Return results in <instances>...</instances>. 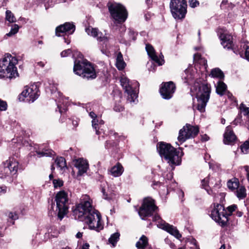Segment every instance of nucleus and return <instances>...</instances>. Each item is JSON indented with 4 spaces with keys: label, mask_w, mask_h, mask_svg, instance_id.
<instances>
[{
    "label": "nucleus",
    "mask_w": 249,
    "mask_h": 249,
    "mask_svg": "<svg viewBox=\"0 0 249 249\" xmlns=\"http://www.w3.org/2000/svg\"><path fill=\"white\" fill-rule=\"evenodd\" d=\"M161 184V183L159 181H154L153 182L152 186L154 189H156V186H160Z\"/></svg>",
    "instance_id": "55"
},
{
    "label": "nucleus",
    "mask_w": 249,
    "mask_h": 249,
    "mask_svg": "<svg viewBox=\"0 0 249 249\" xmlns=\"http://www.w3.org/2000/svg\"><path fill=\"white\" fill-rule=\"evenodd\" d=\"M36 153L38 157H41L43 156L51 157L55 154L54 152L51 149H44L42 151H40L39 150L37 151Z\"/></svg>",
    "instance_id": "31"
},
{
    "label": "nucleus",
    "mask_w": 249,
    "mask_h": 249,
    "mask_svg": "<svg viewBox=\"0 0 249 249\" xmlns=\"http://www.w3.org/2000/svg\"><path fill=\"white\" fill-rule=\"evenodd\" d=\"M114 110L116 112H121L124 110V107L120 105H115L114 107Z\"/></svg>",
    "instance_id": "51"
},
{
    "label": "nucleus",
    "mask_w": 249,
    "mask_h": 249,
    "mask_svg": "<svg viewBox=\"0 0 249 249\" xmlns=\"http://www.w3.org/2000/svg\"><path fill=\"white\" fill-rule=\"evenodd\" d=\"M211 75L213 77H216L220 79H223L224 77L223 72L219 68H214L212 70Z\"/></svg>",
    "instance_id": "28"
},
{
    "label": "nucleus",
    "mask_w": 249,
    "mask_h": 249,
    "mask_svg": "<svg viewBox=\"0 0 249 249\" xmlns=\"http://www.w3.org/2000/svg\"><path fill=\"white\" fill-rule=\"evenodd\" d=\"M210 181L209 178H205L201 181V186L203 188L205 189L207 188L208 183Z\"/></svg>",
    "instance_id": "46"
},
{
    "label": "nucleus",
    "mask_w": 249,
    "mask_h": 249,
    "mask_svg": "<svg viewBox=\"0 0 249 249\" xmlns=\"http://www.w3.org/2000/svg\"><path fill=\"white\" fill-rule=\"evenodd\" d=\"M7 108V103L0 99V111H5Z\"/></svg>",
    "instance_id": "43"
},
{
    "label": "nucleus",
    "mask_w": 249,
    "mask_h": 249,
    "mask_svg": "<svg viewBox=\"0 0 249 249\" xmlns=\"http://www.w3.org/2000/svg\"><path fill=\"white\" fill-rule=\"evenodd\" d=\"M147 245V238L145 236L142 235L140 238L139 240L136 243V247L138 249H144Z\"/></svg>",
    "instance_id": "26"
},
{
    "label": "nucleus",
    "mask_w": 249,
    "mask_h": 249,
    "mask_svg": "<svg viewBox=\"0 0 249 249\" xmlns=\"http://www.w3.org/2000/svg\"><path fill=\"white\" fill-rule=\"evenodd\" d=\"M18 59L10 53H6L4 58L0 60V77L12 79L18 76L16 65Z\"/></svg>",
    "instance_id": "3"
},
{
    "label": "nucleus",
    "mask_w": 249,
    "mask_h": 249,
    "mask_svg": "<svg viewBox=\"0 0 249 249\" xmlns=\"http://www.w3.org/2000/svg\"><path fill=\"white\" fill-rule=\"evenodd\" d=\"M217 34L221 40V44L224 48L228 50L234 49L232 36L228 34L226 30L219 28L217 29Z\"/></svg>",
    "instance_id": "13"
},
{
    "label": "nucleus",
    "mask_w": 249,
    "mask_h": 249,
    "mask_svg": "<svg viewBox=\"0 0 249 249\" xmlns=\"http://www.w3.org/2000/svg\"><path fill=\"white\" fill-rule=\"evenodd\" d=\"M237 209L235 204L227 207V211L225 209L223 205L220 204H214V208L211 212V217L215 222L218 223L221 226H225L228 221V216L231 215L232 212Z\"/></svg>",
    "instance_id": "5"
},
{
    "label": "nucleus",
    "mask_w": 249,
    "mask_h": 249,
    "mask_svg": "<svg viewBox=\"0 0 249 249\" xmlns=\"http://www.w3.org/2000/svg\"><path fill=\"white\" fill-rule=\"evenodd\" d=\"M224 137V142L227 144H232L236 140V137L231 130V126L226 127Z\"/></svg>",
    "instance_id": "21"
},
{
    "label": "nucleus",
    "mask_w": 249,
    "mask_h": 249,
    "mask_svg": "<svg viewBox=\"0 0 249 249\" xmlns=\"http://www.w3.org/2000/svg\"><path fill=\"white\" fill-rule=\"evenodd\" d=\"M5 165L10 170L12 175H15L18 170V162L14 159H9L4 162Z\"/></svg>",
    "instance_id": "22"
},
{
    "label": "nucleus",
    "mask_w": 249,
    "mask_h": 249,
    "mask_svg": "<svg viewBox=\"0 0 249 249\" xmlns=\"http://www.w3.org/2000/svg\"><path fill=\"white\" fill-rule=\"evenodd\" d=\"M240 108L245 115H248L249 117V107H247L242 103L240 105Z\"/></svg>",
    "instance_id": "40"
},
{
    "label": "nucleus",
    "mask_w": 249,
    "mask_h": 249,
    "mask_svg": "<svg viewBox=\"0 0 249 249\" xmlns=\"http://www.w3.org/2000/svg\"><path fill=\"white\" fill-rule=\"evenodd\" d=\"M120 234L118 232H116L112 234L108 239L109 243L112 245L113 247H115L116 243L119 239Z\"/></svg>",
    "instance_id": "36"
},
{
    "label": "nucleus",
    "mask_w": 249,
    "mask_h": 249,
    "mask_svg": "<svg viewBox=\"0 0 249 249\" xmlns=\"http://www.w3.org/2000/svg\"><path fill=\"white\" fill-rule=\"evenodd\" d=\"M92 200L88 195H83L80 203L75 206L72 213L75 219L85 221L91 230L99 231L104 226L102 223L101 216L92 206Z\"/></svg>",
    "instance_id": "1"
},
{
    "label": "nucleus",
    "mask_w": 249,
    "mask_h": 249,
    "mask_svg": "<svg viewBox=\"0 0 249 249\" xmlns=\"http://www.w3.org/2000/svg\"><path fill=\"white\" fill-rule=\"evenodd\" d=\"M157 150L162 158H164L171 166L178 165L180 164L181 157L183 153L172 146L170 144L164 142H159L157 145Z\"/></svg>",
    "instance_id": "2"
},
{
    "label": "nucleus",
    "mask_w": 249,
    "mask_h": 249,
    "mask_svg": "<svg viewBox=\"0 0 249 249\" xmlns=\"http://www.w3.org/2000/svg\"><path fill=\"white\" fill-rule=\"evenodd\" d=\"M108 7L112 18L117 22L125 21L127 18V12L125 7L120 3H108Z\"/></svg>",
    "instance_id": "9"
},
{
    "label": "nucleus",
    "mask_w": 249,
    "mask_h": 249,
    "mask_svg": "<svg viewBox=\"0 0 249 249\" xmlns=\"http://www.w3.org/2000/svg\"><path fill=\"white\" fill-rule=\"evenodd\" d=\"M219 249H225V246L224 244L222 245Z\"/></svg>",
    "instance_id": "64"
},
{
    "label": "nucleus",
    "mask_w": 249,
    "mask_h": 249,
    "mask_svg": "<svg viewBox=\"0 0 249 249\" xmlns=\"http://www.w3.org/2000/svg\"><path fill=\"white\" fill-rule=\"evenodd\" d=\"M9 0H0V2H1V5L3 6Z\"/></svg>",
    "instance_id": "60"
},
{
    "label": "nucleus",
    "mask_w": 249,
    "mask_h": 249,
    "mask_svg": "<svg viewBox=\"0 0 249 249\" xmlns=\"http://www.w3.org/2000/svg\"><path fill=\"white\" fill-rule=\"evenodd\" d=\"M145 49L148 55L152 60L157 63L159 65H162L163 64L164 60L158 57L155 53L153 47L151 45H146Z\"/></svg>",
    "instance_id": "20"
},
{
    "label": "nucleus",
    "mask_w": 249,
    "mask_h": 249,
    "mask_svg": "<svg viewBox=\"0 0 249 249\" xmlns=\"http://www.w3.org/2000/svg\"><path fill=\"white\" fill-rule=\"evenodd\" d=\"M239 185V181L236 178H234L233 180H229L227 182V186L231 190H236L238 188Z\"/></svg>",
    "instance_id": "34"
},
{
    "label": "nucleus",
    "mask_w": 249,
    "mask_h": 249,
    "mask_svg": "<svg viewBox=\"0 0 249 249\" xmlns=\"http://www.w3.org/2000/svg\"><path fill=\"white\" fill-rule=\"evenodd\" d=\"M158 210V208L155 204V200L150 197H147L143 199L138 213L141 218L145 220L146 217L152 216Z\"/></svg>",
    "instance_id": "8"
},
{
    "label": "nucleus",
    "mask_w": 249,
    "mask_h": 249,
    "mask_svg": "<svg viewBox=\"0 0 249 249\" xmlns=\"http://www.w3.org/2000/svg\"><path fill=\"white\" fill-rule=\"evenodd\" d=\"M98 125H97V130L99 131V133L98 135H100L102 132V129H100L101 125L104 124V121L103 120H100V121L98 120V122L96 123Z\"/></svg>",
    "instance_id": "50"
},
{
    "label": "nucleus",
    "mask_w": 249,
    "mask_h": 249,
    "mask_svg": "<svg viewBox=\"0 0 249 249\" xmlns=\"http://www.w3.org/2000/svg\"><path fill=\"white\" fill-rule=\"evenodd\" d=\"M55 162L58 168L61 170L64 169L67 167L66 162L65 159L62 157L56 158Z\"/></svg>",
    "instance_id": "32"
},
{
    "label": "nucleus",
    "mask_w": 249,
    "mask_h": 249,
    "mask_svg": "<svg viewBox=\"0 0 249 249\" xmlns=\"http://www.w3.org/2000/svg\"><path fill=\"white\" fill-rule=\"evenodd\" d=\"M189 5L192 7L195 8L199 5V2L197 0H189Z\"/></svg>",
    "instance_id": "48"
},
{
    "label": "nucleus",
    "mask_w": 249,
    "mask_h": 249,
    "mask_svg": "<svg viewBox=\"0 0 249 249\" xmlns=\"http://www.w3.org/2000/svg\"><path fill=\"white\" fill-rule=\"evenodd\" d=\"M37 64H38V65H39V66H40L41 67H43L44 66V64L42 62H38Z\"/></svg>",
    "instance_id": "63"
},
{
    "label": "nucleus",
    "mask_w": 249,
    "mask_h": 249,
    "mask_svg": "<svg viewBox=\"0 0 249 249\" xmlns=\"http://www.w3.org/2000/svg\"><path fill=\"white\" fill-rule=\"evenodd\" d=\"M82 249H89V245L87 243L85 244L83 246Z\"/></svg>",
    "instance_id": "57"
},
{
    "label": "nucleus",
    "mask_w": 249,
    "mask_h": 249,
    "mask_svg": "<svg viewBox=\"0 0 249 249\" xmlns=\"http://www.w3.org/2000/svg\"><path fill=\"white\" fill-rule=\"evenodd\" d=\"M201 140L202 142H206L209 140V137L206 134H204L201 136Z\"/></svg>",
    "instance_id": "54"
},
{
    "label": "nucleus",
    "mask_w": 249,
    "mask_h": 249,
    "mask_svg": "<svg viewBox=\"0 0 249 249\" xmlns=\"http://www.w3.org/2000/svg\"><path fill=\"white\" fill-rule=\"evenodd\" d=\"M53 183L54 188L60 187L63 185V181L60 179H53Z\"/></svg>",
    "instance_id": "41"
},
{
    "label": "nucleus",
    "mask_w": 249,
    "mask_h": 249,
    "mask_svg": "<svg viewBox=\"0 0 249 249\" xmlns=\"http://www.w3.org/2000/svg\"><path fill=\"white\" fill-rule=\"evenodd\" d=\"M56 3L55 0H48L47 3L45 4L46 9H48L50 7L53 6Z\"/></svg>",
    "instance_id": "47"
},
{
    "label": "nucleus",
    "mask_w": 249,
    "mask_h": 249,
    "mask_svg": "<svg viewBox=\"0 0 249 249\" xmlns=\"http://www.w3.org/2000/svg\"><path fill=\"white\" fill-rule=\"evenodd\" d=\"M153 220L154 221L157 222V226L160 228V225L161 223V221H164L162 219H161L160 216L158 214H155L154 216L153 217Z\"/></svg>",
    "instance_id": "42"
},
{
    "label": "nucleus",
    "mask_w": 249,
    "mask_h": 249,
    "mask_svg": "<svg viewBox=\"0 0 249 249\" xmlns=\"http://www.w3.org/2000/svg\"><path fill=\"white\" fill-rule=\"evenodd\" d=\"M65 42L67 44H69L71 42V41L70 39H68L66 38H64Z\"/></svg>",
    "instance_id": "62"
},
{
    "label": "nucleus",
    "mask_w": 249,
    "mask_h": 249,
    "mask_svg": "<svg viewBox=\"0 0 249 249\" xmlns=\"http://www.w3.org/2000/svg\"><path fill=\"white\" fill-rule=\"evenodd\" d=\"M19 27L18 24H14L11 25L10 31L6 34L5 36H11L16 34L19 30Z\"/></svg>",
    "instance_id": "37"
},
{
    "label": "nucleus",
    "mask_w": 249,
    "mask_h": 249,
    "mask_svg": "<svg viewBox=\"0 0 249 249\" xmlns=\"http://www.w3.org/2000/svg\"><path fill=\"white\" fill-rule=\"evenodd\" d=\"M7 192V187L5 186H0V194H5Z\"/></svg>",
    "instance_id": "53"
},
{
    "label": "nucleus",
    "mask_w": 249,
    "mask_h": 249,
    "mask_svg": "<svg viewBox=\"0 0 249 249\" xmlns=\"http://www.w3.org/2000/svg\"><path fill=\"white\" fill-rule=\"evenodd\" d=\"M196 97L197 104L196 108L201 112L205 111V107L210 98V86L207 84L199 85L196 88Z\"/></svg>",
    "instance_id": "6"
},
{
    "label": "nucleus",
    "mask_w": 249,
    "mask_h": 249,
    "mask_svg": "<svg viewBox=\"0 0 249 249\" xmlns=\"http://www.w3.org/2000/svg\"><path fill=\"white\" fill-rule=\"evenodd\" d=\"M175 90V84L172 81H169L162 83L160 91L163 99L168 100L172 97Z\"/></svg>",
    "instance_id": "14"
},
{
    "label": "nucleus",
    "mask_w": 249,
    "mask_h": 249,
    "mask_svg": "<svg viewBox=\"0 0 249 249\" xmlns=\"http://www.w3.org/2000/svg\"><path fill=\"white\" fill-rule=\"evenodd\" d=\"M236 195L239 199H243L246 196V190L244 186L238 187L236 191Z\"/></svg>",
    "instance_id": "29"
},
{
    "label": "nucleus",
    "mask_w": 249,
    "mask_h": 249,
    "mask_svg": "<svg viewBox=\"0 0 249 249\" xmlns=\"http://www.w3.org/2000/svg\"><path fill=\"white\" fill-rule=\"evenodd\" d=\"M85 30L88 35L96 37L98 41L103 42L106 44V46H107L108 38L107 36H103V34L101 32H99L98 29L89 27L86 28Z\"/></svg>",
    "instance_id": "17"
},
{
    "label": "nucleus",
    "mask_w": 249,
    "mask_h": 249,
    "mask_svg": "<svg viewBox=\"0 0 249 249\" xmlns=\"http://www.w3.org/2000/svg\"><path fill=\"white\" fill-rule=\"evenodd\" d=\"M170 8L173 17L175 19H182L186 14L187 4L180 0H171Z\"/></svg>",
    "instance_id": "11"
},
{
    "label": "nucleus",
    "mask_w": 249,
    "mask_h": 249,
    "mask_svg": "<svg viewBox=\"0 0 249 249\" xmlns=\"http://www.w3.org/2000/svg\"><path fill=\"white\" fill-rule=\"evenodd\" d=\"M202 62H203L204 63V65L205 66V68H206V66H207V60H205V59H201V60Z\"/></svg>",
    "instance_id": "61"
},
{
    "label": "nucleus",
    "mask_w": 249,
    "mask_h": 249,
    "mask_svg": "<svg viewBox=\"0 0 249 249\" xmlns=\"http://www.w3.org/2000/svg\"><path fill=\"white\" fill-rule=\"evenodd\" d=\"M116 67L119 70H123L125 66V62L123 61L122 55L120 53L118 54L117 59H116Z\"/></svg>",
    "instance_id": "33"
},
{
    "label": "nucleus",
    "mask_w": 249,
    "mask_h": 249,
    "mask_svg": "<svg viewBox=\"0 0 249 249\" xmlns=\"http://www.w3.org/2000/svg\"><path fill=\"white\" fill-rule=\"evenodd\" d=\"M241 150L244 154L249 153V141H246L241 145Z\"/></svg>",
    "instance_id": "39"
},
{
    "label": "nucleus",
    "mask_w": 249,
    "mask_h": 249,
    "mask_svg": "<svg viewBox=\"0 0 249 249\" xmlns=\"http://www.w3.org/2000/svg\"><path fill=\"white\" fill-rule=\"evenodd\" d=\"M243 215V213L242 212H240V211H237L236 212V215L238 217H241Z\"/></svg>",
    "instance_id": "59"
},
{
    "label": "nucleus",
    "mask_w": 249,
    "mask_h": 249,
    "mask_svg": "<svg viewBox=\"0 0 249 249\" xmlns=\"http://www.w3.org/2000/svg\"><path fill=\"white\" fill-rule=\"evenodd\" d=\"M12 174L10 173V170L6 167L5 163L0 166V178H9V180L12 181L11 179V176Z\"/></svg>",
    "instance_id": "24"
},
{
    "label": "nucleus",
    "mask_w": 249,
    "mask_h": 249,
    "mask_svg": "<svg viewBox=\"0 0 249 249\" xmlns=\"http://www.w3.org/2000/svg\"><path fill=\"white\" fill-rule=\"evenodd\" d=\"M76 237L77 238H80L82 237V232H78L76 235Z\"/></svg>",
    "instance_id": "58"
},
{
    "label": "nucleus",
    "mask_w": 249,
    "mask_h": 249,
    "mask_svg": "<svg viewBox=\"0 0 249 249\" xmlns=\"http://www.w3.org/2000/svg\"><path fill=\"white\" fill-rule=\"evenodd\" d=\"M77 53L79 58L74 60V72L88 80L95 79L97 74L93 66L87 60L83 59L82 54L78 52Z\"/></svg>",
    "instance_id": "4"
},
{
    "label": "nucleus",
    "mask_w": 249,
    "mask_h": 249,
    "mask_svg": "<svg viewBox=\"0 0 249 249\" xmlns=\"http://www.w3.org/2000/svg\"><path fill=\"white\" fill-rule=\"evenodd\" d=\"M75 27L72 23L66 22L60 25L55 29V34L57 36H60L64 34H72L75 31Z\"/></svg>",
    "instance_id": "16"
},
{
    "label": "nucleus",
    "mask_w": 249,
    "mask_h": 249,
    "mask_svg": "<svg viewBox=\"0 0 249 249\" xmlns=\"http://www.w3.org/2000/svg\"><path fill=\"white\" fill-rule=\"evenodd\" d=\"M160 228L166 231L178 239L181 237V235L179 233L177 229L165 221H161V223L160 225Z\"/></svg>",
    "instance_id": "18"
},
{
    "label": "nucleus",
    "mask_w": 249,
    "mask_h": 249,
    "mask_svg": "<svg viewBox=\"0 0 249 249\" xmlns=\"http://www.w3.org/2000/svg\"><path fill=\"white\" fill-rule=\"evenodd\" d=\"M227 89L226 85L222 81H219L216 88V91L218 94L223 95Z\"/></svg>",
    "instance_id": "27"
},
{
    "label": "nucleus",
    "mask_w": 249,
    "mask_h": 249,
    "mask_svg": "<svg viewBox=\"0 0 249 249\" xmlns=\"http://www.w3.org/2000/svg\"><path fill=\"white\" fill-rule=\"evenodd\" d=\"M207 192L209 195H213V191L211 189H208L207 188L204 189Z\"/></svg>",
    "instance_id": "56"
},
{
    "label": "nucleus",
    "mask_w": 249,
    "mask_h": 249,
    "mask_svg": "<svg viewBox=\"0 0 249 249\" xmlns=\"http://www.w3.org/2000/svg\"><path fill=\"white\" fill-rule=\"evenodd\" d=\"M129 35L130 36L129 39H132L135 40V33L133 31H132L131 30L129 31Z\"/></svg>",
    "instance_id": "52"
},
{
    "label": "nucleus",
    "mask_w": 249,
    "mask_h": 249,
    "mask_svg": "<svg viewBox=\"0 0 249 249\" xmlns=\"http://www.w3.org/2000/svg\"><path fill=\"white\" fill-rule=\"evenodd\" d=\"M231 3L229 2L228 0H223L220 4V8L222 10H229L232 8Z\"/></svg>",
    "instance_id": "38"
},
{
    "label": "nucleus",
    "mask_w": 249,
    "mask_h": 249,
    "mask_svg": "<svg viewBox=\"0 0 249 249\" xmlns=\"http://www.w3.org/2000/svg\"><path fill=\"white\" fill-rule=\"evenodd\" d=\"M243 48L245 50V57L249 61V46L245 44L243 46Z\"/></svg>",
    "instance_id": "44"
},
{
    "label": "nucleus",
    "mask_w": 249,
    "mask_h": 249,
    "mask_svg": "<svg viewBox=\"0 0 249 249\" xmlns=\"http://www.w3.org/2000/svg\"><path fill=\"white\" fill-rule=\"evenodd\" d=\"M110 174L114 177L121 176L124 172V168L122 164L118 162L110 170Z\"/></svg>",
    "instance_id": "23"
},
{
    "label": "nucleus",
    "mask_w": 249,
    "mask_h": 249,
    "mask_svg": "<svg viewBox=\"0 0 249 249\" xmlns=\"http://www.w3.org/2000/svg\"><path fill=\"white\" fill-rule=\"evenodd\" d=\"M56 203V213L58 218L62 220L64 215L67 214L68 207L67 202L68 201V194L64 191H60L58 192L55 197Z\"/></svg>",
    "instance_id": "7"
},
{
    "label": "nucleus",
    "mask_w": 249,
    "mask_h": 249,
    "mask_svg": "<svg viewBox=\"0 0 249 249\" xmlns=\"http://www.w3.org/2000/svg\"><path fill=\"white\" fill-rule=\"evenodd\" d=\"M102 192L104 196V198L106 199H109L111 198V193L109 190L108 185L107 182H103L101 184Z\"/></svg>",
    "instance_id": "25"
},
{
    "label": "nucleus",
    "mask_w": 249,
    "mask_h": 249,
    "mask_svg": "<svg viewBox=\"0 0 249 249\" xmlns=\"http://www.w3.org/2000/svg\"><path fill=\"white\" fill-rule=\"evenodd\" d=\"M199 128L197 126H193L186 124L179 131L178 141L181 143L188 139L195 137L198 133Z\"/></svg>",
    "instance_id": "12"
},
{
    "label": "nucleus",
    "mask_w": 249,
    "mask_h": 249,
    "mask_svg": "<svg viewBox=\"0 0 249 249\" xmlns=\"http://www.w3.org/2000/svg\"><path fill=\"white\" fill-rule=\"evenodd\" d=\"M5 14V19L6 21L9 23H14L16 21V18L11 11L6 10Z\"/></svg>",
    "instance_id": "35"
},
{
    "label": "nucleus",
    "mask_w": 249,
    "mask_h": 249,
    "mask_svg": "<svg viewBox=\"0 0 249 249\" xmlns=\"http://www.w3.org/2000/svg\"><path fill=\"white\" fill-rule=\"evenodd\" d=\"M71 53H72L71 50L70 49H67V50H65L62 51L60 55H61V57H66V56H68Z\"/></svg>",
    "instance_id": "45"
},
{
    "label": "nucleus",
    "mask_w": 249,
    "mask_h": 249,
    "mask_svg": "<svg viewBox=\"0 0 249 249\" xmlns=\"http://www.w3.org/2000/svg\"><path fill=\"white\" fill-rule=\"evenodd\" d=\"M121 85L128 95V99L130 102H134L138 97V90L137 87L139 86L137 81L130 82L125 77H122L120 79Z\"/></svg>",
    "instance_id": "10"
},
{
    "label": "nucleus",
    "mask_w": 249,
    "mask_h": 249,
    "mask_svg": "<svg viewBox=\"0 0 249 249\" xmlns=\"http://www.w3.org/2000/svg\"><path fill=\"white\" fill-rule=\"evenodd\" d=\"M74 166L78 169V175L82 176L85 173L88 168L89 164L87 160L80 158L75 160Z\"/></svg>",
    "instance_id": "19"
},
{
    "label": "nucleus",
    "mask_w": 249,
    "mask_h": 249,
    "mask_svg": "<svg viewBox=\"0 0 249 249\" xmlns=\"http://www.w3.org/2000/svg\"><path fill=\"white\" fill-rule=\"evenodd\" d=\"M21 94L24 97H29V101L34 102L39 96V90L37 85L34 84L29 87H26Z\"/></svg>",
    "instance_id": "15"
},
{
    "label": "nucleus",
    "mask_w": 249,
    "mask_h": 249,
    "mask_svg": "<svg viewBox=\"0 0 249 249\" xmlns=\"http://www.w3.org/2000/svg\"><path fill=\"white\" fill-rule=\"evenodd\" d=\"M9 217L12 220H16L18 219V215L16 213L10 212L8 215Z\"/></svg>",
    "instance_id": "49"
},
{
    "label": "nucleus",
    "mask_w": 249,
    "mask_h": 249,
    "mask_svg": "<svg viewBox=\"0 0 249 249\" xmlns=\"http://www.w3.org/2000/svg\"><path fill=\"white\" fill-rule=\"evenodd\" d=\"M89 115L92 119V125L93 128L95 130L96 134H99V131L97 130V125L98 126V124L96 123L98 122V119H97L96 114L91 111L89 113Z\"/></svg>",
    "instance_id": "30"
}]
</instances>
